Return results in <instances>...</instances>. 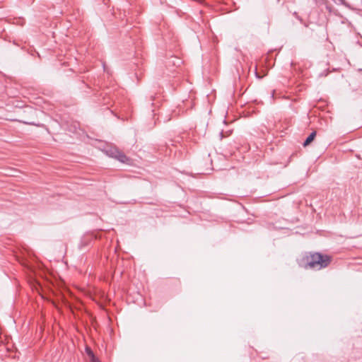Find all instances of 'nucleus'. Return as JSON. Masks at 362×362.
Segmentation results:
<instances>
[{
	"instance_id": "obj_1",
	"label": "nucleus",
	"mask_w": 362,
	"mask_h": 362,
	"mask_svg": "<svg viewBox=\"0 0 362 362\" xmlns=\"http://www.w3.org/2000/svg\"><path fill=\"white\" fill-rule=\"evenodd\" d=\"M331 262V257L327 255L315 252L310 256H306L301 259L300 266L305 269L320 270L327 267Z\"/></svg>"
},
{
	"instance_id": "obj_2",
	"label": "nucleus",
	"mask_w": 362,
	"mask_h": 362,
	"mask_svg": "<svg viewBox=\"0 0 362 362\" xmlns=\"http://www.w3.org/2000/svg\"><path fill=\"white\" fill-rule=\"evenodd\" d=\"M23 112L25 116H23L21 119H16L17 121L29 125L40 127V123L36 122L33 119L36 116L37 110L30 106H25L23 110Z\"/></svg>"
},
{
	"instance_id": "obj_3",
	"label": "nucleus",
	"mask_w": 362,
	"mask_h": 362,
	"mask_svg": "<svg viewBox=\"0 0 362 362\" xmlns=\"http://www.w3.org/2000/svg\"><path fill=\"white\" fill-rule=\"evenodd\" d=\"M105 153L122 163H127L129 160V158L115 146L107 147L105 150Z\"/></svg>"
},
{
	"instance_id": "obj_4",
	"label": "nucleus",
	"mask_w": 362,
	"mask_h": 362,
	"mask_svg": "<svg viewBox=\"0 0 362 362\" xmlns=\"http://www.w3.org/2000/svg\"><path fill=\"white\" fill-rule=\"evenodd\" d=\"M335 2L344 5L345 6L352 8L362 10V0H351L348 2L345 0H334Z\"/></svg>"
},
{
	"instance_id": "obj_5",
	"label": "nucleus",
	"mask_w": 362,
	"mask_h": 362,
	"mask_svg": "<svg viewBox=\"0 0 362 362\" xmlns=\"http://www.w3.org/2000/svg\"><path fill=\"white\" fill-rule=\"evenodd\" d=\"M316 136V132H312L310 135L306 138V139L304 141L303 145V146H308L315 139Z\"/></svg>"
},
{
	"instance_id": "obj_6",
	"label": "nucleus",
	"mask_w": 362,
	"mask_h": 362,
	"mask_svg": "<svg viewBox=\"0 0 362 362\" xmlns=\"http://www.w3.org/2000/svg\"><path fill=\"white\" fill-rule=\"evenodd\" d=\"M169 64L172 63L173 65L175 66H180V64H182V61L180 59L177 58V57H172L169 62H168Z\"/></svg>"
},
{
	"instance_id": "obj_7",
	"label": "nucleus",
	"mask_w": 362,
	"mask_h": 362,
	"mask_svg": "<svg viewBox=\"0 0 362 362\" xmlns=\"http://www.w3.org/2000/svg\"><path fill=\"white\" fill-rule=\"evenodd\" d=\"M87 353L89 356L92 357V359H95V356H94L93 351L90 349H87Z\"/></svg>"
},
{
	"instance_id": "obj_8",
	"label": "nucleus",
	"mask_w": 362,
	"mask_h": 362,
	"mask_svg": "<svg viewBox=\"0 0 362 362\" xmlns=\"http://www.w3.org/2000/svg\"><path fill=\"white\" fill-rule=\"evenodd\" d=\"M151 100L152 101V103H151V105H152V106H155V105H156V102H155V100H156V96H151Z\"/></svg>"
},
{
	"instance_id": "obj_9",
	"label": "nucleus",
	"mask_w": 362,
	"mask_h": 362,
	"mask_svg": "<svg viewBox=\"0 0 362 362\" xmlns=\"http://www.w3.org/2000/svg\"><path fill=\"white\" fill-rule=\"evenodd\" d=\"M92 362H100L98 358H95V359H92Z\"/></svg>"
},
{
	"instance_id": "obj_10",
	"label": "nucleus",
	"mask_w": 362,
	"mask_h": 362,
	"mask_svg": "<svg viewBox=\"0 0 362 362\" xmlns=\"http://www.w3.org/2000/svg\"><path fill=\"white\" fill-rule=\"evenodd\" d=\"M220 135H221V138H223V132H221L220 133Z\"/></svg>"
},
{
	"instance_id": "obj_11",
	"label": "nucleus",
	"mask_w": 362,
	"mask_h": 362,
	"mask_svg": "<svg viewBox=\"0 0 362 362\" xmlns=\"http://www.w3.org/2000/svg\"><path fill=\"white\" fill-rule=\"evenodd\" d=\"M255 75H256L257 77L260 78V76H258V74H257V71L255 72Z\"/></svg>"
},
{
	"instance_id": "obj_12",
	"label": "nucleus",
	"mask_w": 362,
	"mask_h": 362,
	"mask_svg": "<svg viewBox=\"0 0 362 362\" xmlns=\"http://www.w3.org/2000/svg\"><path fill=\"white\" fill-rule=\"evenodd\" d=\"M274 90L273 91V93L272 94V97H274Z\"/></svg>"
},
{
	"instance_id": "obj_13",
	"label": "nucleus",
	"mask_w": 362,
	"mask_h": 362,
	"mask_svg": "<svg viewBox=\"0 0 362 362\" xmlns=\"http://www.w3.org/2000/svg\"><path fill=\"white\" fill-rule=\"evenodd\" d=\"M166 121H170V119H165L164 122H166Z\"/></svg>"
}]
</instances>
